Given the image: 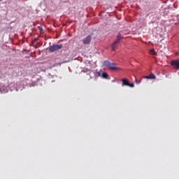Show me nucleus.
<instances>
[{
    "label": "nucleus",
    "mask_w": 179,
    "mask_h": 179,
    "mask_svg": "<svg viewBox=\"0 0 179 179\" xmlns=\"http://www.w3.org/2000/svg\"><path fill=\"white\" fill-rule=\"evenodd\" d=\"M103 66H106V68H108V69H110V71H120V68L116 67L117 64L115 63H111L108 61H105L103 63Z\"/></svg>",
    "instance_id": "f257e3e1"
},
{
    "label": "nucleus",
    "mask_w": 179,
    "mask_h": 179,
    "mask_svg": "<svg viewBox=\"0 0 179 179\" xmlns=\"http://www.w3.org/2000/svg\"><path fill=\"white\" fill-rule=\"evenodd\" d=\"M62 47H63L62 44H60V45L53 44L52 45H50L49 47V51H50V52H54L55 51H58L59 50H61Z\"/></svg>",
    "instance_id": "f03ea898"
},
{
    "label": "nucleus",
    "mask_w": 179,
    "mask_h": 179,
    "mask_svg": "<svg viewBox=\"0 0 179 179\" xmlns=\"http://www.w3.org/2000/svg\"><path fill=\"white\" fill-rule=\"evenodd\" d=\"M122 86H129V87H135V84L130 83L129 80L127 78H124L122 80Z\"/></svg>",
    "instance_id": "7ed1b4c3"
},
{
    "label": "nucleus",
    "mask_w": 179,
    "mask_h": 179,
    "mask_svg": "<svg viewBox=\"0 0 179 179\" xmlns=\"http://www.w3.org/2000/svg\"><path fill=\"white\" fill-rule=\"evenodd\" d=\"M90 41H92V36H90V35L87 36L86 38H85L83 40V44H85V45L90 44Z\"/></svg>",
    "instance_id": "20e7f679"
},
{
    "label": "nucleus",
    "mask_w": 179,
    "mask_h": 179,
    "mask_svg": "<svg viewBox=\"0 0 179 179\" xmlns=\"http://www.w3.org/2000/svg\"><path fill=\"white\" fill-rule=\"evenodd\" d=\"M118 44H120V42H117V41H115L112 45V51H115L116 48L118 47Z\"/></svg>",
    "instance_id": "39448f33"
},
{
    "label": "nucleus",
    "mask_w": 179,
    "mask_h": 179,
    "mask_svg": "<svg viewBox=\"0 0 179 179\" xmlns=\"http://www.w3.org/2000/svg\"><path fill=\"white\" fill-rule=\"evenodd\" d=\"M143 78L144 79H156V76H155L154 73H151L149 76H144Z\"/></svg>",
    "instance_id": "423d86ee"
},
{
    "label": "nucleus",
    "mask_w": 179,
    "mask_h": 179,
    "mask_svg": "<svg viewBox=\"0 0 179 179\" xmlns=\"http://www.w3.org/2000/svg\"><path fill=\"white\" fill-rule=\"evenodd\" d=\"M122 38H124V36L122 35H121V33H119L117 36V38H116L115 41H117V43H120V41H121V40H122Z\"/></svg>",
    "instance_id": "0eeeda50"
},
{
    "label": "nucleus",
    "mask_w": 179,
    "mask_h": 179,
    "mask_svg": "<svg viewBox=\"0 0 179 179\" xmlns=\"http://www.w3.org/2000/svg\"><path fill=\"white\" fill-rule=\"evenodd\" d=\"M150 54H151L152 55H157V53L156 52V51L155 50V49H151V50H150Z\"/></svg>",
    "instance_id": "6e6552de"
},
{
    "label": "nucleus",
    "mask_w": 179,
    "mask_h": 179,
    "mask_svg": "<svg viewBox=\"0 0 179 179\" xmlns=\"http://www.w3.org/2000/svg\"><path fill=\"white\" fill-rule=\"evenodd\" d=\"M102 78H103V79H107V78H108V74L107 73H103Z\"/></svg>",
    "instance_id": "1a4fd4ad"
},
{
    "label": "nucleus",
    "mask_w": 179,
    "mask_h": 179,
    "mask_svg": "<svg viewBox=\"0 0 179 179\" xmlns=\"http://www.w3.org/2000/svg\"><path fill=\"white\" fill-rule=\"evenodd\" d=\"M87 75H90V78H89V80H90V79H92L93 78L92 77V72H93V71H90V70H87Z\"/></svg>",
    "instance_id": "9d476101"
},
{
    "label": "nucleus",
    "mask_w": 179,
    "mask_h": 179,
    "mask_svg": "<svg viewBox=\"0 0 179 179\" xmlns=\"http://www.w3.org/2000/svg\"><path fill=\"white\" fill-rule=\"evenodd\" d=\"M135 82L136 85H139V83H141V80H138L137 79L135 80Z\"/></svg>",
    "instance_id": "9b49d317"
},
{
    "label": "nucleus",
    "mask_w": 179,
    "mask_h": 179,
    "mask_svg": "<svg viewBox=\"0 0 179 179\" xmlns=\"http://www.w3.org/2000/svg\"><path fill=\"white\" fill-rule=\"evenodd\" d=\"M38 38H34V42L38 41Z\"/></svg>",
    "instance_id": "f8f14e48"
},
{
    "label": "nucleus",
    "mask_w": 179,
    "mask_h": 179,
    "mask_svg": "<svg viewBox=\"0 0 179 179\" xmlns=\"http://www.w3.org/2000/svg\"><path fill=\"white\" fill-rule=\"evenodd\" d=\"M39 30H41V31H43V28H41V27H38Z\"/></svg>",
    "instance_id": "ddd939ff"
},
{
    "label": "nucleus",
    "mask_w": 179,
    "mask_h": 179,
    "mask_svg": "<svg viewBox=\"0 0 179 179\" xmlns=\"http://www.w3.org/2000/svg\"><path fill=\"white\" fill-rule=\"evenodd\" d=\"M0 1H2V0H0Z\"/></svg>",
    "instance_id": "4468645a"
}]
</instances>
